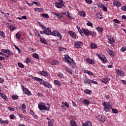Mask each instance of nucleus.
<instances>
[{
    "mask_svg": "<svg viewBox=\"0 0 126 126\" xmlns=\"http://www.w3.org/2000/svg\"><path fill=\"white\" fill-rule=\"evenodd\" d=\"M41 27L43 29H44L43 31H40V34H45V35H49V33L51 32V28H47L44 25H41Z\"/></svg>",
    "mask_w": 126,
    "mask_h": 126,
    "instance_id": "f257e3e1",
    "label": "nucleus"
},
{
    "mask_svg": "<svg viewBox=\"0 0 126 126\" xmlns=\"http://www.w3.org/2000/svg\"><path fill=\"white\" fill-rule=\"evenodd\" d=\"M51 31H50V32L49 33V35H52V36H56L57 37H58V38H59L60 40H62L63 37H62V35L61 33H60V32L57 31H53L51 32Z\"/></svg>",
    "mask_w": 126,
    "mask_h": 126,
    "instance_id": "f03ea898",
    "label": "nucleus"
},
{
    "mask_svg": "<svg viewBox=\"0 0 126 126\" xmlns=\"http://www.w3.org/2000/svg\"><path fill=\"white\" fill-rule=\"evenodd\" d=\"M38 109H39L40 111H43V110H45V111H49L50 110L49 108L45 106V104L44 103H40V104L38 105Z\"/></svg>",
    "mask_w": 126,
    "mask_h": 126,
    "instance_id": "7ed1b4c3",
    "label": "nucleus"
},
{
    "mask_svg": "<svg viewBox=\"0 0 126 126\" xmlns=\"http://www.w3.org/2000/svg\"><path fill=\"white\" fill-rule=\"evenodd\" d=\"M96 56L103 63H107V58H106V57H105L104 55L96 54Z\"/></svg>",
    "mask_w": 126,
    "mask_h": 126,
    "instance_id": "20e7f679",
    "label": "nucleus"
},
{
    "mask_svg": "<svg viewBox=\"0 0 126 126\" xmlns=\"http://www.w3.org/2000/svg\"><path fill=\"white\" fill-rule=\"evenodd\" d=\"M82 46H83V43L81 41H77L74 43V47L75 48H79V47H82Z\"/></svg>",
    "mask_w": 126,
    "mask_h": 126,
    "instance_id": "39448f33",
    "label": "nucleus"
},
{
    "mask_svg": "<svg viewBox=\"0 0 126 126\" xmlns=\"http://www.w3.org/2000/svg\"><path fill=\"white\" fill-rule=\"evenodd\" d=\"M117 71V74L118 76H124V74H125V72H124L122 70H116Z\"/></svg>",
    "mask_w": 126,
    "mask_h": 126,
    "instance_id": "423d86ee",
    "label": "nucleus"
},
{
    "mask_svg": "<svg viewBox=\"0 0 126 126\" xmlns=\"http://www.w3.org/2000/svg\"><path fill=\"white\" fill-rule=\"evenodd\" d=\"M70 60H71V61H70V60L67 59L65 60V62H66V63H68L69 65H75V63H74V60H73V59H71Z\"/></svg>",
    "mask_w": 126,
    "mask_h": 126,
    "instance_id": "0eeeda50",
    "label": "nucleus"
},
{
    "mask_svg": "<svg viewBox=\"0 0 126 126\" xmlns=\"http://www.w3.org/2000/svg\"><path fill=\"white\" fill-rule=\"evenodd\" d=\"M113 5L115 6H117V7H120L121 5H122V3L121 2L118 1L117 0H115L113 2Z\"/></svg>",
    "mask_w": 126,
    "mask_h": 126,
    "instance_id": "6e6552de",
    "label": "nucleus"
},
{
    "mask_svg": "<svg viewBox=\"0 0 126 126\" xmlns=\"http://www.w3.org/2000/svg\"><path fill=\"white\" fill-rule=\"evenodd\" d=\"M82 31H83V33H84V34L85 35H86V36L87 37H89V30H88V29H83L82 28Z\"/></svg>",
    "mask_w": 126,
    "mask_h": 126,
    "instance_id": "1a4fd4ad",
    "label": "nucleus"
},
{
    "mask_svg": "<svg viewBox=\"0 0 126 126\" xmlns=\"http://www.w3.org/2000/svg\"><path fill=\"white\" fill-rule=\"evenodd\" d=\"M8 27L10 29V31L12 32V31H14L15 30V26L14 25H9L8 24Z\"/></svg>",
    "mask_w": 126,
    "mask_h": 126,
    "instance_id": "9d476101",
    "label": "nucleus"
},
{
    "mask_svg": "<svg viewBox=\"0 0 126 126\" xmlns=\"http://www.w3.org/2000/svg\"><path fill=\"white\" fill-rule=\"evenodd\" d=\"M110 80H111V79H110V78L105 77L102 79L101 80V81L103 83H105V84H106V83H107V82H108V81H110Z\"/></svg>",
    "mask_w": 126,
    "mask_h": 126,
    "instance_id": "9b49d317",
    "label": "nucleus"
},
{
    "mask_svg": "<svg viewBox=\"0 0 126 126\" xmlns=\"http://www.w3.org/2000/svg\"><path fill=\"white\" fill-rule=\"evenodd\" d=\"M106 51L109 55H110V57H114V51H113V50L108 48L106 49Z\"/></svg>",
    "mask_w": 126,
    "mask_h": 126,
    "instance_id": "f8f14e48",
    "label": "nucleus"
},
{
    "mask_svg": "<svg viewBox=\"0 0 126 126\" xmlns=\"http://www.w3.org/2000/svg\"><path fill=\"white\" fill-rule=\"evenodd\" d=\"M23 91L25 94H27L28 96H30V95H31V92L29 91L27 88H25V89Z\"/></svg>",
    "mask_w": 126,
    "mask_h": 126,
    "instance_id": "ddd939ff",
    "label": "nucleus"
},
{
    "mask_svg": "<svg viewBox=\"0 0 126 126\" xmlns=\"http://www.w3.org/2000/svg\"><path fill=\"white\" fill-rule=\"evenodd\" d=\"M39 74H40V75H42V76H45V77H47V76H48V73L45 71H39Z\"/></svg>",
    "mask_w": 126,
    "mask_h": 126,
    "instance_id": "4468645a",
    "label": "nucleus"
},
{
    "mask_svg": "<svg viewBox=\"0 0 126 126\" xmlns=\"http://www.w3.org/2000/svg\"><path fill=\"white\" fill-rule=\"evenodd\" d=\"M39 40H40V41L41 42V43H42V44H44V45L48 44V42L46 41L45 38L40 37Z\"/></svg>",
    "mask_w": 126,
    "mask_h": 126,
    "instance_id": "2eb2a0df",
    "label": "nucleus"
},
{
    "mask_svg": "<svg viewBox=\"0 0 126 126\" xmlns=\"http://www.w3.org/2000/svg\"><path fill=\"white\" fill-rule=\"evenodd\" d=\"M68 33L69 34V35H70L71 37H72V38H76V34L75 33V32L72 31H69L68 32Z\"/></svg>",
    "mask_w": 126,
    "mask_h": 126,
    "instance_id": "dca6fc26",
    "label": "nucleus"
},
{
    "mask_svg": "<svg viewBox=\"0 0 126 126\" xmlns=\"http://www.w3.org/2000/svg\"><path fill=\"white\" fill-rule=\"evenodd\" d=\"M83 126H92V123L91 122L87 121L85 123H83Z\"/></svg>",
    "mask_w": 126,
    "mask_h": 126,
    "instance_id": "f3484780",
    "label": "nucleus"
},
{
    "mask_svg": "<svg viewBox=\"0 0 126 126\" xmlns=\"http://www.w3.org/2000/svg\"><path fill=\"white\" fill-rule=\"evenodd\" d=\"M86 61L87 62V63H90V64H94V63H95V62H94V61L89 58H87Z\"/></svg>",
    "mask_w": 126,
    "mask_h": 126,
    "instance_id": "a211bd4d",
    "label": "nucleus"
},
{
    "mask_svg": "<svg viewBox=\"0 0 126 126\" xmlns=\"http://www.w3.org/2000/svg\"><path fill=\"white\" fill-rule=\"evenodd\" d=\"M84 73H87L89 75H94V73L88 70H84Z\"/></svg>",
    "mask_w": 126,
    "mask_h": 126,
    "instance_id": "6ab92c4d",
    "label": "nucleus"
},
{
    "mask_svg": "<svg viewBox=\"0 0 126 126\" xmlns=\"http://www.w3.org/2000/svg\"><path fill=\"white\" fill-rule=\"evenodd\" d=\"M52 14L56 15L58 18H61V17H63V15L62 14L57 13L55 12H52Z\"/></svg>",
    "mask_w": 126,
    "mask_h": 126,
    "instance_id": "aec40b11",
    "label": "nucleus"
},
{
    "mask_svg": "<svg viewBox=\"0 0 126 126\" xmlns=\"http://www.w3.org/2000/svg\"><path fill=\"white\" fill-rule=\"evenodd\" d=\"M55 6L56 7H57V8H62L63 6H64V5H63V4H59V3H58V2H56L55 3Z\"/></svg>",
    "mask_w": 126,
    "mask_h": 126,
    "instance_id": "412c9836",
    "label": "nucleus"
},
{
    "mask_svg": "<svg viewBox=\"0 0 126 126\" xmlns=\"http://www.w3.org/2000/svg\"><path fill=\"white\" fill-rule=\"evenodd\" d=\"M83 104H84L86 106H88V105L90 104V101H89V100H88V99H85L83 100Z\"/></svg>",
    "mask_w": 126,
    "mask_h": 126,
    "instance_id": "4be33fe9",
    "label": "nucleus"
},
{
    "mask_svg": "<svg viewBox=\"0 0 126 126\" xmlns=\"http://www.w3.org/2000/svg\"><path fill=\"white\" fill-rule=\"evenodd\" d=\"M44 86H45L46 87H47L48 88H52L53 87V86L50 83H44Z\"/></svg>",
    "mask_w": 126,
    "mask_h": 126,
    "instance_id": "5701e85b",
    "label": "nucleus"
},
{
    "mask_svg": "<svg viewBox=\"0 0 126 126\" xmlns=\"http://www.w3.org/2000/svg\"><path fill=\"white\" fill-rule=\"evenodd\" d=\"M89 35H91V36H92V37H96V32L94 31H90L89 36Z\"/></svg>",
    "mask_w": 126,
    "mask_h": 126,
    "instance_id": "b1692460",
    "label": "nucleus"
},
{
    "mask_svg": "<svg viewBox=\"0 0 126 126\" xmlns=\"http://www.w3.org/2000/svg\"><path fill=\"white\" fill-rule=\"evenodd\" d=\"M96 30H97L99 33H101V34H103V31H104L103 28L97 27L96 28Z\"/></svg>",
    "mask_w": 126,
    "mask_h": 126,
    "instance_id": "393cba45",
    "label": "nucleus"
},
{
    "mask_svg": "<svg viewBox=\"0 0 126 126\" xmlns=\"http://www.w3.org/2000/svg\"><path fill=\"white\" fill-rule=\"evenodd\" d=\"M84 82L85 84H91V80L87 78L85 79Z\"/></svg>",
    "mask_w": 126,
    "mask_h": 126,
    "instance_id": "a878e982",
    "label": "nucleus"
},
{
    "mask_svg": "<svg viewBox=\"0 0 126 126\" xmlns=\"http://www.w3.org/2000/svg\"><path fill=\"white\" fill-rule=\"evenodd\" d=\"M79 14L80 16H82L83 17H85V16H86V13L84 11H80Z\"/></svg>",
    "mask_w": 126,
    "mask_h": 126,
    "instance_id": "bb28decb",
    "label": "nucleus"
},
{
    "mask_svg": "<svg viewBox=\"0 0 126 126\" xmlns=\"http://www.w3.org/2000/svg\"><path fill=\"white\" fill-rule=\"evenodd\" d=\"M65 70L68 72V73H69V74H72V70L69 68L66 67Z\"/></svg>",
    "mask_w": 126,
    "mask_h": 126,
    "instance_id": "cd10ccee",
    "label": "nucleus"
},
{
    "mask_svg": "<svg viewBox=\"0 0 126 126\" xmlns=\"http://www.w3.org/2000/svg\"><path fill=\"white\" fill-rule=\"evenodd\" d=\"M84 93H85V94H89V95H90V94H92V91H91L90 90H88V89H86L84 91Z\"/></svg>",
    "mask_w": 126,
    "mask_h": 126,
    "instance_id": "c85d7f7f",
    "label": "nucleus"
},
{
    "mask_svg": "<svg viewBox=\"0 0 126 126\" xmlns=\"http://www.w3.org/2000/svg\"><path fill=\"white\" fill-rule=\"evenodd\" d=\"M34 11H37L38 12H42L43 11V8H34Z\"/></svg>",
    "mask_w": 126,
    "mask_h": 126,
    "instance_id": "c756f323",
    "label": "nucleus"
},
{
    "mask_svg": "<svg viewBox=\"0 0 126 126\" xmlns=\"http://www.w3.org/2000/svg\"><path fill=\"white\" fill-rule=\"evenodd\" d=\"M54 123V120L48 121V126H54L53 124Z\"/></svg>",
    "mask_w": 126,
    "mask_h": 126,
    "instance_id": "7c9ffc66",
    "label": "nucleus"
},
{
    "mask_svg": "<svg viewBox=\"0 0 126 126\" xmlns=\"http://www.w3.org/2000/svg\"><path fill=\"white\" fill-rule=\"evenodd\" d=\"M101 119L99 121H101L102 123H105V121L106 120V118L105 117V116H101Z\"/></svg>",
    "mask_w": 126,
    "mask_h": 126,
    "instance_id": "2f4dec72",
    "label": "nucleus"
},
{
    "mask_svg": "<svg viewBox=\"0 0 126 126\" xmlns=\"http://www.w3.org/2000/svg\"><path fill=\"white\" fill-rule=\"evenodd\" d=\"M51 63L53 64V65H57V64H59V62H58V61L53 60L51 62Z\"/></svg>",
    "mask_w": 126,
    "mask_h": 126,
    "instance_id": "473e14b6",
    "label": "nucleus"
},
{
    "mask_svg": "<svg viewBox=\"0 0 126 126\" xmlns=\"http://www.w3.org/2000/svg\"><path fill=\"white\" fill-rule=\"evenodd\" d=\"M70 125L71 126H76V123L75 122V121H74V120H72L70 121Z\"/></svg>",
    "mask_w": 126,
    "mask_h": 126,
    "instance_id": "72a5a7b5",
    "label": "nucleus"
},
{
    "mask_svg": "<svg viewBox=\"0 0 126 126\" xmlns=\"http://www.w3.org/2000/svg\"><path fill=\"white\" fill-rule=\"evenodd\" d=\"M54 83L58 85V86H61L62 84H61V82L57 80H54Z\"/></svg>",
    "mask_w": 126,
    "mask_h": 126,
    "instance_id": "f704fd0d",
    "label": "nucleus"
},
{
    "mask_svg": "<svg viewBox=\"0 0 126 126\" xmlns=\"http://www.w3.org/2000/svg\"><path fill=\"white\" fill-rule=\"evenodd\" d=\"M32 79H34V80H36V81H41V78L38 77L32 76Z\"/></svg>",
    "mask_w": 126,
    "mask_h": 126,
    "instance_id": "c9c22d12",
    "label": "nucleus"
},
{
    "mask_svg": "<svg viewBox=\"0 0 126 126\" xmlns=\"http://www.w3.org/2000/svg\"><path fill=\"white\" fill-rule=\"evenodd\" d=\"M36 4V6H41V3H40L38 2L33 1L32 2V4Z\"/></svg>",
    "mask_w": 126,
    "mask_h": 126,
    "instance_id": "e433bc0d",
    "label": "nucleus"
},
{
    "mask_svg": "<svg viewBox=\"0 0 126 126\" xmlns=\"http://www.w3.org/2000/svg\"><path fill=\"white\" fill-rule=\"evenodd\" d=\"M86 24L88 26H89V27H91L92 28H93V24L92 23H91V22L89 21L88 23H87Z\"/></svg>",
    "mask_w": 126,
    "mask_h": 126,
    "instance_id": "4c0bfd02",
    "label": "nucleus"
},
{
    "mask_svg": "<svg viewBox=\"0 0 126 126\" xmlns=\"http://www.w3.org/2000/svg\"><path fill=\"white\" fill-rule=\"evenodd\" d=\"M91 47L92 49H97V45L94 43H92Z\"/></svg>",
    "mask_w": 126,
    "mask_h": 126,
    "instance_id": "58836bf2",
    "label": "nucleus"
},
{
    "mask_svg": "<svg viewBox=\"0 0 126 126\" xmlns=\"http://www.w3.org/2000/svg\"><path fill=\"white\" fill-rule=\"evenodd\" d=\"M7 54L10 57L11 56H13L14 54L13 52H11L9 50H8L7 51Z\"/></svg>",
    "mask_w": 126,
    "mask_h": 126,
    "instance_id": "ea45409f",
    "label": "nucleus"
},
{
    "mask_svg": "<svg viewBox=\"0 0 126 126\" xmlns=\"http://www.w3.org/2000/svg\"><path fill=\"white\" fill-rule=\"evenodd\" d=\"M32 61L31 59H30V58H27L25 61V63H31Z\"/></svg>",
    "mask_w": 126,
    "mask_h": 126,
    "instance_id": "a19ab883",
    "label": "nucleus"
},
{
    "mask_svg": "<svg viewBox=\"0 0 126 126\" xmlns=\"http://www.w3.org/2000/svg\"><path fill=\"white\" fill-rule=\"evenodd\" d=\"M105 107L107 108H110V109H112V108H113V106L112 105V104L109 103H107Z\"/></svg>",
    "mask_w": 126,
    "mask_h": 126,
    "instance_id": "79ce46f5",
    "label": "nucleus"
},
{
    "mask_svg": "<svg viewBox=\"0 0 126 126\" xmlns=\"http://www.w3.org/2000/svg\"><path fill=\"white\" fill-rule=\"evenodd\" d=\"M42 17H44V18H46V19H48L49 18V15H48V14H42Z\"/></svg>",
    "mask_w": 126,
    "mask_h": 126,
    "instance_id": "37998d69",
    "label": "nucleus"
},
{
    "mask_svg": "<svg viewBox=\"0 0 126 126\" xmlns=\"http://www.w3.org/2000/svg\"><path fill=\"white\" fill-rule=\"evenodd\" d=\"M20 37H21V34L18 32L16 34V38H17V39L19 40V39H20Z\"/></svg>",
    "mask_w": 126,
    "mask_h": 126,
    "instance_id": "c03bdc74",
    "label": "nucleus"
},
{
    "mask_svg": "<svg viewBox=\"0 0 126 126\" xmlns=\"http://www.w3.org/2000/svg\"><path fill=\"white\" fill-rule=\"evenodd\" d=\"M32 57L34 59H39V55L37 54V53H34L32 55Z\"/></svg>",
    "mask_w": 126,
    "mask_h": 126,
    "instance_id": "a18cd8bd",
    "label": "nucleus"
},
{
    "mask_svg": "<svg viewBox=\"0 0 126 126\" xmlns=\"http://www.w3.org/2000/svg\"><path fill=\"white\" fill-rule=\"evenodd\" d=\"M111 108H110V107H106V106H104V111H106V112H110V109Z\"/></svg>",
    "mask_w": 126,
    "mask_h": 126,
    "instance_id": "49530a36",
    "label": "nucleus"
},
{
    "mask_svg": "<svg viewBox=\"0 0 126 126\" xmlns=\"http://www.w3.org/2000/svg\"><path fill=\"white\" fill-rule=\"evenodd\" d=\"M12 98L14 100H17V99H18V98H19V96L16 95H12Z\"/></svg>",
    "mask_w": 126,
    "mask_h": 126,
    "instance_id": "de8ad7c7",
    "label": "nucleus"
},
{
    "mask_svg": "<svg viewBox=\"0 0 126 126\" xmlns=\"http://www.w3.org/2000/svg\"><path fill=\"white\" fill-rule=\"evenodd\" d=\"M112 111L113 113H114V114H118V113H119V111H118V110H117L115 108H112Z\"/></svg>",
    "mask_w": 126,
    "mask_h": 126,
    "instance_id": "09e8293b",
    "label": "nucleus"
},
{
    "mask_svg": "<svg viewBox=\"0 0 126 126\" xmlns=\"http://www.w3.org/2000/svg\"><path fill=\"white\" fill-rule=\"evenodd\" d=\"M18 66H19V67H21L22 68H24V65H23V64H22V63H18Z\"/></svg>",
    "mask_w": 126,
    "mask_h": 126,
    "instance_id": "8fccbe9b",
    "label": "nucleus"
},
{
    "mask_svg": "<svg viewBox=\"0 0 126 126\" xmlns=\"http://www.w3.org/2000/svg\"><path fill=\"white\" fill-rule=\"evenodd\" d=\"M0 36H2L3 38H5V34H4V32H0Z\"/></svg>",
    "mask_w": 126,
    "mask_h": 126,
    "instance_id": "3c124183",
    "label": "nucleus"
},
{
    "mask_svg": "<svg viewBox=\"0 0 126 126\" xmlns=\"http://www.w3.org/2000/svg\"><path fill=\"white\" fill-rule=\"evenodd\" d=\"M39 83H40V84H42L43 85H44L45 83L46 82V81L43 80V79H41V81H38Z\"/></svg>",
    "mask_w": 126,
    "mask_h": 126,
    "instance_id": "603ef678",
    "label": "nucleus"
},
{
    "mask_svg": "<svg viewBox=\"0 0 126 126\" xmlns=\"http://www.w3.org/2000/svg\"><path fill=\"white\" fill-rule=\"evenodd\" d=\"M67 16L69 19H72V17L70 16V14H69L68 11L67 12Z\"/></svg>",
    "mask_w": 126,
    "mask_h": 126,
    "instance_id": "864d4df0",
    "label": "nucleus"
},
{
    "mask_svg": "<svg viewBox=\"0 0 126 126\" xmlns=\"http://www.w3.org/2000/svg\"><path fill=\"white\" fill-rule=\"evenodd\" d=\"M96 16L97 18H98V19H102V18H103V17H102V16L100 15V13L97 14L96 15Z\"/></svg>",
    "mask_w": 126,
    "mask_h": 126,
    "instance_id": "5fc2aeb1",
    "label": "nucleus"
},
{
    "mask_svg": "<svg viewBox=\"0 0 126 126\" xmlns=\"http://www.w3.org/2000/svg\"><path fill=\"white\" fill-rule=\"evenodd\" d=\"M9 123L8 120H3L2 124H4V125H8Z\"/></svg>",
    "mask_w": 126,
    "mask_h": 126,
    "instance_id": "6e6d98bb",
    "label": "nucleus"
},
{
    "mask_svg": "<svg viewBox=\"0 0 126 126\" xmlns=\"http://www.w3.org/2000/svg\"><path fill=\"white\" fill-rule=\"evenodd\" d=\"M1 97L4 100H6V99H7V97L6 96V95H5V94H3V95H2V96Z\"/></svg>",
    "mask_w": 126,
    "mask_h": 126,
    "instance_id": "4d7b16f0",
    "label": "nucleus"
},
{
    "mask_svg": "<svg viewBox=\"0 0 126 126\" xmlns=\"http://www.w3.org/2000/svg\"><path fill=\"white\" fill-rule=\"evenodd\" d=\"M65 48H63V47H61L59 48V50L60 51V52H63V51H65Z\"/></svg>",
    "mask_w": 126,
    "mask_h": 126,
    "instance_id": "13d9d810",
    "label": "nucleus"
},
{
    "mask_svg": "<svg viewBox=\"0 0 126 126\" xmlns=\"http://www.w3.org/2000/svg\"><path fill=\"white\" fill-rule=\"evenodd\" d=\"M78 32L79 34H80V35H81L82 37H83L84 35H83V31H82V30H80L79 31H78Z\"/></svg>",
    "mask_w": 126,
    "mask_h": 126,
    "instance_id": "bf43d9fd",
    "label": "nucleus"
},
{
    "mask_svg": "<svg viewBox=\"0 0 126 126\" xmlns=\"http://www.w3.org/2000/svg\"><path fill=\"white\" fill-rule=\"evenodd\" d=\"M14 47L15 49H16V50H17L18 53H20V52H21V50H20V49H19V48H18V47H17L16 45H14Z\"/></svg>",
    "mask_w": 126,
    "mask_h": 126,
    "instance_id": "052dcab7",
    "label": "nucleus"
},
{
    "mask_svg": "<svg viewBox=\"0 0 126 126\" xmlns=\"http://www.w3.org/2000/svg\"><path fill=\"white\" fill-rule=\"evenodd\" d=\"M114 22H115V23H117L118 24H120V21H119V20L118 19H114L113 20Z\"/></svg>",
    "mask_w": 126,
    "mask_h": 126,
    "instance_id": "680f3d73",
    "label": "nucleus"
},
{
    "mask_svg": "<svg viewBox=\"0 0 126 126\" xmlns=\"http://www.w3.org/2000/svg\"><path fill=\"white\" fill-rule=\"evenodd\" d=\"M103 11H107L108 10V9L107 8V7H106L105 6H104V5H103Z\"/></svg>",
    "mask_w": 126,
    "mask_h": 126,
    "instance_id": "e2e57ef3",
    "label": "nucleus"
},
{
    "mask_svg": "<svg viewBox=\"0 0 126 126\" xmlns=\"http://www.w3.org/2000/svg\"><path fill=\"white\" fill-rule=\"evenodd\" d=\"M58 77L63 78V74L61 73H59L58 74Z\"/></svg>",
    "mask_w": 126,
    "mask_h": 126,
    "instance_id": "0e129e2a",
    "label": "nucleus"
},
{
    "mask_svg": "<svg viewBox=\"0 0 126 126\" xmlns=\"http://www.w3.org/2000/svg\"><path fill=\"white\" fill-rule=\"evenodd\" d=\"M10 118L11 120H14V118H15V116H14V115L11 114L10 115Z\"/></svg>",
    "mask_w": 126,
    "mask_h": 126,
    "instance_id": "69168bd1",
    "label": "nucleus"
},
{
    "mask_svg": "<svg viewBox=\"0 0 126 126\" xmlns=\"http://www.w3.org/2000/svg\"><path fill=\"white\" fill-rule=\"evenodd\" d=\"M86 2L89 4H91L92 3V0H86Z\"/></svg>",
    "mask_w": 126,
    "mask_h": 126,
    "instance_id": "338daca9",
    "label": "nucleus"
},
{
    "mask_svg": "<svg viewBox=\"0 0 126 126\" xmlns=\"http://www.w3.org/2000/svg\"><path fill=\"white\" fill-rule=\"evenodd\" d=\"M97 5L98 7H102L103 6V4H102V3H98L97 4Z\"/></svg>",
    "mask_w": 126,
    "mask_h": 126,
    "instance_id": "774afa93",
    "label": "nucleus"
}]
</instances>
